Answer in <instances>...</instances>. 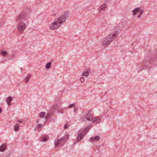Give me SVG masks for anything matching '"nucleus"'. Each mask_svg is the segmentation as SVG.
Listing matches in <instances>:
<instances>
[{
    "instance_id": "1",
    "label": "nucleus",
    "mask_w": 157,
    "mask_h": 157,
    "mask_svg": "<svg viewBox=\"0 0 157 157\" xmlns=\"http://www.w3.org/2000/svg\"><path fill=\"white\" fill-rule=\"evenodd\" d=\"M29 19V14L27 13H22L19 15L17 17L16 22L18 31L21 33L25 30L28 24Z\"/></svg>"
},
{
    "instance_id": "2",
    "label": "nucleus",
    "mask_w": 157,
    "mask_h": 157,
    "mask_svg": "<svg viewBox=\"0 0 157 157\" xmlns=\"http://www.w3.org/2000/svg\"><path fill=\"white\" fill-rule=\"evenodd\" d=\"M69 12L66 11L62 15L56 19L55 21L49 25V28L51 30L58 29L61 25L65 22L66 19L69 16Z\"/></svg>"
},
{
    "instance_id": "3",
    "label": "nucleus",
    "mask_w": 157,
    "mask_h": 157,
    "mask_svg": "<svg viewBox=\"0 0 157 157\" xmlns=\"http://www.w3.org/2000/svg\"><path fill=\"white\" fill-rule=\"evenodd\" d=\"M155 59V56L153 58H151V57L146 56L145 57V59L144 60L143 63V65L144 68L149 69L152 66L153 64L154 63Z\"/></svg>"
},
{
    "instance_id": "4",
    "label": "nucleus",
    "mask_w": 157,
    "mask_h": 157,
    "mask_svg": "<svg viewBox=\"0 0 157 157\" xmlns=\"http://www.w3.org/2000/svg\"><path fill=\"white\" fill-rule=\"evenodd\" d=\"M118 34V32L117 31H115L113 32L108 36L105 39L103 42L104 46L106 47L109 45L113 40L117 37Z\"/></svg>"
},
{
    "instance_id": "5",
    "label": "nucleus",
    "mask_w": 157,
    "mask_h": 157,
    "mask_svg": "<svg viewBox=\"0 0 157 157\" xmlns=\"http://www.w3.org/2000/svg\"><path fill=\"white\" fill-rule=\"evenodd\" d=\"M92 113L91 111H89L82 115L80 118L81 120L84 121L86 120L89 121H91L93 119Z\"/></svg>"
},
{
    "instance_id": "6",
    "label": "nucleus",
    "mask_w": 157,
    "mask_h": 157,
    "mask_svg": "<svg viewBox=\"0 0 157 157\" xmlns=\"http://www.w3.org/2000/svg\"><path fill=\"white\" fill-rule=\"evenodd\" d=\"M89 129V128H87L83 131H80L78 132L79 136L77 138L76 140L78 141H79L82 140L84 135L88 132Z\"/></svg>"
},
{
    "instance_id": "7",
    "label": "nucleus",
    "mask_w": 157,
    "mask_h": 157,
    "mask_svg": "<svg viewBox=\"0 0 157 157\" xmlns=\"http://www.w3.org/2000/svg\"><path fill=\"white\" fill-rule=\"evenodd\" d=\"M64 143V141L61 138L57 139L54 141V144L56 147L62 146Z\"/></svg>"
},
{
    "instance_id": "8",
    "label": "nucleus",
    "mask_w": 157,
    "mask_h": 157,
    "mask_svg": "<svg viewBox=\"0 0 157 157\" xmlns=\"http://www.w3.org/2000/svg\"><path fill=\"white\" fill-rule=\"evenodd\" d=\"M100 137L99 136H92L89 139V141L90 142H93L95 141H98L100 140Z\"/></svg>"
},
{
    "instance_id": "9",
    "label": "nucleus",
    "mask_w": 157,
    "mask_h": 157,
    "mask_svg": "<svg viewBox=\"0 0 157 157\" xmlns=\"http://www.w3.org/2000/svg\"><path fill=\"white\" fill-rule=\"evenodd\" d=\"M101 118L99 117H96L93 118L91 121L94 123H99L100 122Z\"/></svg>"
},
{
    "instance_id": "10",
    "label": "nucleus",
    "mask_w": 157,
    "mask_h": 157,
    "mask_svg": "<svg viewBox=\"0 0 157 157\" xmlns=\"http://www.w3.org/2000/svg\"><path fill=\"white\" fill-rule=\"evenodd\" d=\"M107 5L106 4H104L102 5L99 8L98 10L99 12H101V10H105L106 7Z\"/></svg>"
},
{
    "instance_id": "11",
    "label": "nucleus",
    "mask_w": 157,
    "mask_h": 157,
    "mask_svg": "<svg viewBox=\"0 0 157 157\" xmlns=\"http://www.w3.org/2000/svg\"><path fill=\"white\" fill-rule=\"evenodd\" d=\"M12 98L11 97H9L7 98L6 101L8 106L10 105L11 102L12 101Z\"/></svg>"
},
{
    "instance_id": "12",
    "label": "nucleus",
    "mask_w": 157,
    "mask_h": 157,
    "mask_svg": "<svg viewBox=\"0 0 157 157\" xmlns=\"http://www.w3.org/2000/svg\"><path fill=\"white\" fill-rule=\"evenodd\" d=\"M140 10V8H136L133 9L132 12L133 13V14L134 15H136V14L137 13L139 10Z\"/></svg>"
},
{
    "instance_id": "13",
    "label": "nucleus",
    "mask_w": 157,
    "mask_h": 157,
    "mask_svg": "<svg viewBox=\"0 0 157 157\" xmlns=\"http://www.w3.org/2000/svg\"><path fill=\"white\" fill-rule=\"evenodd\" d=\"M31 76H32V75L31 74H28L27 75L25 78V82H28L29 81L30 79V78H31Z\"/></svg>"
},
{
    "instance_id": "14",
    "label": "nucleus",
    "mask_w": 157,
    "mask_h": 157,
    "mask_svg": "<svg viewBox=\"0 0 157 157\" xmlns=\"http://www.w3.org/2000/svg\"><path fill=\"white\" fill-rule=\"evenodd\" d=\"M46 113L44 112H42L40 113L39 114V116L40 118H44L45 116Z\"/></svg>"
},
{
    "instance_id": "15",
    "label": "nucleus",
    "mask_w": 157,
    "mask_h": 157,
    "mask_svg": "<svg viewBox=\"0 0 157 157\" xmlns=\"http://www.w3.org/2000/svg\"><path fill=\"white\" fill-rule=\"evenodd\" d=\"M65 108H59V109H58V112L59 113H60L62 114H64V109Z\"/></svg>"
},
{
    "instance_id": "16",
    "label": "nucleus",
    "mask_w": 157,
    "mask_h": 157,
    "mask_svg": "<svg viewBox=\"0 0 157 157\" xmlns=\"http://www.w3.org/2000/svg\"><path fill=\"white\" fill-rule=\"evenodd\" d=\"M19 127L20 125L19 124H17L15 125L14 126V131H18L19 129Z\"/></svg>"
},
{
    "instance_id": "17",
    "label": "nucleus",
    "mask_w": 157,
    "mask_h": 157,
    "mask_svg": "<svg viewBox=\"0 0 157 157\" xmlns=\"http://www.w3.org/2000/svg\"><path fill=\"white\" fill-rule=\"evenodd\" d=\"M68 138L69 135H65L61 138L64 141V143H65V142L68 139Z\"/></svg>"
},
{
    "instance_id": "18",
    "label": "nucleus",
    "mask_w": 157,
    "mask_h": 157,
    "mask_svg": "<svg viewBox=\"0 0 157 157\" xmlns=\"http://www.w3.org/2000/svg\"><path fill=\"white\" fill-rule=\"evenodd\" d=\"M8 56H9V59H13L14 58L15 56V53L14 52H13L11 54H9Z\"/></svg>"
},
{
    "instance_id": "19",
    "label": "nucleus",
    "mask_w": 157,
    "mask_h": 157,
    "mask_svg": "<svg viewBox=\"0 0 157 157\" xmlns=\"http://www.w3.org/2000/svg\"><path fill=\"white\" fill-rule=\"evenodd\" d=\"M6 149V146L2 144L0 147V151H3Z\"/></svg>"
},
{
    "instance_id": "20",
    "label": "nucleus",
    "mask_w": 157,
    "mask_h": 157,
    "mask_svg": "<svg viewBox=\"0 0 157 157\" xmlns=\"http://www.w3.org/2000/svg\"><path fill=\"white\" fill-rule=\"evenodd\" d=\"M51 62H49L46 64L45 67L47 69H49L51 67Z\"/></svg>"
},
{
    "instance_id": "21",
    "label": "nucleus",
    "mask_w": 157,
    "mask_h": 157,
    "mask_svg": "<svg viewBox=\"0 0 157 157\" xmlns=\"http://www.w3.org/2000/svg\"><path fill=\"white\" fill-rule=\"evenodd\" d=\"M78 109L77 108L76 106H74V113L73 115L74 116H75L76 115L77 113V112L78 111Z\"/></svg>"
},
{
    "instance_id": "22",
    "label": "nucleus",
    "mask_w": 157,
    "mask_h": 157,
    "mask_svg": "<svg viewBox=\"0 0 157 157\" xmlns=\"http://www.w3.org/2000/svg\"><path fill=\"white\" fill-rule=\"evenodd\" d=\"M52 113H51L50 112L48 113L46 115L45 117V118L46 120H47L51 116L52 114Z\"/></svg>"
},
{
    "instance_id": "23",
    "label": "nucleus",
    "mask_w": 157,
    "mask_h": 157,
    "mask_svg": "<svg viewBox=\"0 0 157 157\" xmlns=\"http://www.w3.org/2000/svg\"><path fill=\"white\" fill-rule=\"evenodd\" d=\"M82 75L87 77L89 75V71H87L83 72L82 74Z\"/></svg>"
},
{
    "instance_id": "24",
    "label": "nucleus",
    "mask_w": 157,
    "mask_h": 157,
    "mask_svg": "<svg viewBox=\"0 0 157 157\" xmlns=\"http://www.w3.org/2000/svg\"><path fill=\"white\" fill-rule=\"evenodd\" d=\"M0 53L1 54H2V55L4 56L7 55L8 54L7 52L4 51H1L0 52Z\"/></svg>"
},
{
    "instance_id": "25",
    "label": "nucleus",
    "mask_w": 157,
    "mask_h": 157,
    "mask_svg": "<svg viewBox=\"0 0 157 157\" xmlns=\"http://www.w3.org/2000/svg\"><path fill=\"white\" fill-rule=\"evenodd\" d=\"M42 127V124H39L36 125V129L39 130Z\"/></svg>"
},
{
    "instance_id": "26",
    "label": "nucleus",
    "mask_w": 157,
    "mask_h": 157,
    "mask_svg": "<svg viewBox=\"0 0 157 157\" xmlns=\"http://www.w3.org/2000/svg\"><path fill=\"white\" fill-rule=\"evenodd\" d=\"M144 12L143 10H140V13L138 15V18H140L141 17V15L143 14Z\"/></svg>"
},
{
    "instance_id": "27",
    "label": "nucleus",
    "mask_w": 157,
    "mask_h": 157,
    "mask_svg": "<svg viewBox=\"0 0 157 157\" xmlns=\"http://www.w3.org/2000/svg\"><path fill=\"white\" fill-rule=\"evenodd\" d=\"M49 139V137L48 136H46L44 137L43 138V141L44 142H46Z\"/></svg>"
},
{
    "instance_id": "28",
    "label": "nucleus",
    "mask_w": 157,
    "mask_h": 157,
    "mask_svg": "<svg viewBox=\"0 0 157 157\" xmlns=\"http://www.w3.org/2000/svg\"><path fill=\"white\" fill-rule=\"evenodd\" d=\"M59 108H60L57 105H55L53 107V108L54 110H57V111L58 109H59Z\"/></svg>"
},
{
    "instance_id": "29",
    "label": "nucleus",
    "mask_w": 157,
    "mask_h": 157,
    "mask_svg": "<svg viewBox=\"0 0 157 157\" xmlns=\"http://www.w3.org/2000/svg\"><path fill=\"white\" fill-rule=\"evenodd\" d=\"M154 63L155 64H157V53L155 54V59L154 61Z\"/></svg>"
},
{
    "instance_id": "30",
    "label": "nucleus",
    "mask_w": 157,
    "mask_h": 157,
    "mask_svg": "<svg viewBox=\"0 0 157 157\" xmlns=\"http://www.w3.org/2000/svg\"><path fill=\"white\" fill-rule=\"evenodd\" d=\"M74 106H75V104H70V105H69L67 108H72V107H74Z\"/></svg>"
},
{
    "instance_id": "31",
    "label": "nucleus",
    "mask_w": 157,
    "mask_h": 157,
    "mask_svg": "<svg viewBox=\"0 0 157 157\" xmlns=\"http://www.w3.org/2000/svg\"><path fill=\"white\" fill-rule=\"evenodd\" d=\"M80 81L82 82H83L85 81V78L83 77H81L80 78Z\"/></svg>"
},
{
    "instance_id": "32",
    "label": "nucleus",
    "mask_w": 157,
    "mask_h": 157,
    "mask_svg": "<svg viewBox=\"0 0 157 157\" xmlns=\"http://www.w3.org/2000/svg\"><path fill=\"white\" fill-rule=\"evenodd\" d=\"M4 21H2L0 22V27L2 26L4 24Z\"/></svg>"
},
{
    "instance_id": "33",
    "label": "nucleus",
    "mask_w": 157,
    "mask_h": 157,
    "mask_svg": "<svg viewBox=\"0 0 157 157\" xmlns=\"http://www.w3.org/2000/svg\"><path fill=\"white\" fill-rule=\"evenodd\" d=\"M17 122H19V123H21L22 122V121L21 120H18L17 121Z\"/></svg>"
},
{
    "instance_id": "34",
    "label": "nucleus",
    "mask_w": 157,
    "mask_h": 157,
    "mask_svg": "<svg viewBox=\"0 0 157 157\" xmlns=\"http://www.w3.org/2000/svg\"><path fill=\"white\" fill-rule=\"evenodd\" d=\"M64 128H67V124H66L64 125Z\"/></svg>"
},
{
    "instance_id": "35",
    "label": "nucleus",
    "mask_w": 157,
    "mask_h": 157,
    "mask_svg": "<svg viewBox=\"0 0 157 157\" xmlns=\"http://www.w3.org/2000/svg\"><path fill=\"white\" fill-rule=\"evenodd\" d=\"M39 120H38V119L37 120H36V122L37 123H38V122H39Z\"/></svg>"
},
{
    "instance_id": "36",
    "label": "nucleus",
    "mask_w": 157,
    "mask_h": 157,
    "mask_svg": "<svg viewBox=\"0 0 157 157\" xmlns=\"http://www.w3.org/2000/svg\"><path fill=\"white\" fill-rule=\"evenodd\" d=\"M2 109L0 107V113H1L2 112Z\"/></svg>"
},
{
    "instance_id": "37",
    "label": "nucleus",
    "mask_w": 157,
    "mask_h": 157,
    "mask_svg": "<svg viewBox=\"0 0 157 157\" xmlns=\"http://www.w3.org/2000/svg\"><path fill=\"white\" fill-rule=\"evenodd\" d=\"M132 46H133L134 45V44H132Z\"/></svg>"
}]
</instances>
